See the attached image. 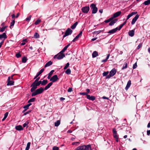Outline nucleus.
Returning <instances> with one entry per match:
<instances>
[{"instance_id": "nucleus-1", "label": "nucleus", "mask_w": 150, "mask_h": 150, "mask_svg": "<svg viewBox=\"0 0 150 150\" xmlns=\"http://www.w3.org/2000/svg\"><path fill=\"white\" fill-rule=\"evenodd\" d=\"M40 85L38 82H33L30 86V87H32L30 89L31 92H33L37 88V86H39Z\"/></svg>"}, {"instance_id": "nucleus-2", "label": "nucleus", "mask_w": 150, "mask_h": 150, "mask_svg": "<svg viewBox=\"0 0 150 150\" xmlns=\"http://www.w3.org/2000/svg\"><path fill=\"white\" fill-rule=\"evenodd\" d=\"M65 57L64 54L61 53L60 52L57 54L55 55L54 57V59L57 58L58 59H61Z\"/></svg>"}, {"instance_id": "nucleus-3", "label": "nucleus", "mask_w": 150, "mask_h": 150, "mask_svg": "<svg viewBox=\"0 0 150 150\" xmlns=\"http://www.w3.org/2000/svg\"><path fill=\"white\" fill-rule=\"evenodd\" d=\"M116 70L115 68L113 69L110 72L109 74L106 77V79H109L113 76L116 74Z\"/></svg>"}, {"instance_id": "nucleus-4", "label": "nucleus", "mask_w": 150, "mask_h": 150, "mask_svg": "<svg viewBox=\"0 0 150 150\" xmlns=\"http://www.w3.org/2000/svg\"><path fill=\"white\" fill-rule=\"evenodd\" d=\"M90 6L92 9V13L93 14L96 13L98 11V8L96 6V5L94 4H92Z\"/></svg>"}, {"instance_id": "nucleus-5", "label": "nucleus", "mask_w": 150, "mask_h": 150, "mask_svg": "<svg viewBox=\"0 0 150 150\" xmlns=\"http://www.w3.org/2000/svg\"><path fill=\"white\" fill-rule=\"evenodd\" d=\"M73 31L70 28H68L66 30L64 35H63V37H65L67 36L71 35Z\"/></svg>"}, {"instance_id": "nucleus-6", "label": "nucleus", "mask_w": 150, "mask_h": 150, "mask_svg": "<svg viewBox=\"0 0 150 150\" xmlns=\"http://www.w3.org/2000/svg\"><path fill=\"white\" fill-rule=\"evenodd\" d=\"M59 79L57 75L53 76L50 79V81H52V82H55L59 80Z\"/></svg>"}, {"instance_id": "nucleus-7", "label": "nucleus", "mask_w": 150, "mask_h": 150, "mask_svg": "<svg viewBox=\"0 0 150 150\" xmlns=\"http://www.w3.org/2000/svg\"><path fill=\"white\" fill-rule=\"evenodd\" d=\"M90 9L89 7L88 6H85L83 7L81 9L82 12L85 13H87Z\"/></svg>"}, {"instance_id": "nucleus-8", "label": "nucleus", "mask_w": 150, "mask_h": 150, "mask_svg": "<svg viewBox=\"0 0 150 150\" xmlns=\"http://www.w3.org/2000/svg\"><path fill=\"white\" fill-rule=\"evenodd\" d=\"M14 81L13 80H10V77L9 76L7 80V86H11L14 85Z\"/></svg>"}, {"instance_id": "nucleus-9", "label": "nucleus", "mask_w": 150, "mask_h": 150, "mask_svg": "<svg viewBox=\"0 0 150 150\" xmlns=\"http://www.w3.org/2000/svg\"><path fill=\"white\" fill-rule=\"evenodd\" d=\"M139 17V15L138 14H137L135 17L132 19V21L131 24L132 25L134 24L137 19H138Z\"/></svg>"}, {"instance_id": "nucleus-10", "label": "nucleus", "mask_w": 150, "mask_h": 150, "mask_svg": "<svg viewBox=\"0 0 150 150\" xmlns=\"http://www.w3.org/2000/svg\"><path fill=\"white\" fill-rule=\"evenodd\" d=\"M44 90V89L43 88L41 87L38 89H37L36 90V91L37 92V93L38 94H39L42 93Z\"/></svg>"}, {"instance_id": "nucleus-11", "label": "nucleus", "mask_w": 150, "mask_h": 150, "mask_svg": "<svg viewBox=\"0 0 150 150\" xmlns=\"http://www.w3.org/2000/svg\"><path fill=\"white\" fill-rule=\"evenodd\" d=\"M44 69L43 68L41 69L37 74L35 76L34 79H35L37 77H38V76L40 75L44 71Z\"/></svg>"}, {"instance_id": "nucleus-12", "label": "nucleus", "mask_w": 150, "mask_h": 150, "mask_svg": "<svg viewBox=\"0 0 150 150\" xmlns=\"http://www.w3.org/2000/svg\"><path fill=\"white\" fill-rule=\"evenodd\" d=\"M82 33V31H81L79 34L73 40L72 42H74L76 41L79 38L81 35Z\"/></svg>"}, {"instance_id": "nucleus-13", "label": "nucleus", "mask_w": 150, "mask_h": 150, "mask_svg": "<svg viewBox=\"0 0 150 150\" xmlns=\"http://www.w3.org/2000/svg\"><path fill=\"white\" fill-rule=\"evenodd\" d=\"M118 30V28L117 27L115 28L110 30L108 32V33L110 34H113L116 32Z\"/></svg>"}, {"instance_id": "nucleus-14", "label": "nucleus", "mask_w": 150, "mask_h": 150, "mask_svg": "<svg viewBox=\"0 0 150 150\" xmlns=\"http://www.w3.org/2000/svg\"><path fill=\"white\" fill-rule=\"evenodd\" d=\"M137 13V12H132L129 14L127 17V18L126 20V21L131 16H132L136 14Z\"/></svg>"}, {"instance_id": "nucleus-15", "label": "nucleus", "mask_w": 150, "mask_h": 150, "mask_svg": "<svg viewBox=\"0 0 150 150\" xmlns=\"http://www.w3.org/2000/svg\"><path fill=\"white\" fill-rule=\"evenodd\" d=\"M118 19H115L112 21H110L109 24V25L112 26L113 25L118 21Z\"/></svg>"}, {"instance_id": "nucleus-16", "label": "nucleus", "mask_w": 150, "mask_h": 150, "mask_svg": "<svg viewBox=\"0 0 150 150\" xmlns=\"http://www.w3.org/2000/svg\"><path fill=\"white\" fill-rule=\"evenodd\" d=\"M86 149V145H83L78 147L76 148V150H85Z\"/></svg>"}, {"instance_id": "nucleus-17", "label": "nucleus", "mask_w": 150, "mask_h": 150, "mask_svg": "<svg viewBox=\"0 0 150 150\" xmlns=\"http://www.w3.org/2000/svg\"><path fill=\"white\" fill-rule=\"evenodd\" d=\"M87 98L88 99L92 101H93L95 99V96H91L90 95H87Z\"/></svg>"}, {"instance_id": "nucleus-18", "label": "nucleus", "mask_w": 150, "mask_h": 150, "mask_svg": "<svg viewBox=\"0 0 150 150\" xmlns=\"http://www.w3.org/2000/svg\"><path fill=\"white\" fill-rule=\"evenodd\" d=\"M7 38V35L5 33H3L2 34L0 35V39L4 38V39H6Z\"/></svg>"}, {"instance_id": "nucleus-19", "label": "nucleus", "mask_w": 150, "mask_h": 150, "mask_svg": "<svg viewBox=\"0 0 150 150\" xmlns=\"http://www.w3.org/2000/svg\"><path fill=\"white\" fill-rule=\"evenodd\" d=\"M121 11H119L114 13L113 15V17L115 18L119 16L121 14Z\"/></svg>"}, {"instance_id": "nucleus-20", "label": "nucleus", "mask_w": 150, "mask_h": 150, "mask_svg": "<svg viewBox=\"0 0 150 150\" xmlns=\"http://www.w3.org/2000/svg\"><path fill=\"white\" fill-rule=\"evenodd\" d=\"M15 129L18 131H21L23 130V128L21 125L16 126L15 127Z\"/></svg>"}, {"instance_id": "nucleus-21", "label": "nucleus", "mask_w": 150, "mask_h": 150, "mask_svg": "<svg viewBox=\"0 0 150 150\" xmlns=\"http://www.w3.org/2000/svg\"><path fill=\"white\" fill-rule=\"evenodd\" d=\"M131 84V81L130 80H129L127 84V86L125 88V89L126 90H127L128 88H129Z\"/></svg>"}, {"instance_id": "nucleus-22", "label": "nucleus", "mask_w": 150, "mask_h": 150, "mask_svg": "<svg viewBox=\"0 0 150 150\" xmlns=\"http://www.w3.org/2000/svg\"><path fill=\"white\" fill-rule=\"evenodd\" d=\"M134 30H132L129 31L128 32V35L131 37H133L134 35Z\"/></svg>"}, {"instance_id": "nucleus-23", "label": "nucleus", "mask_w": 150, "mask_h": 150, "mask_svg": "<svg viewBox=\"0 0 150 150\" xmlns=\"http://www.w3.org/2000/svg\"><path fill=\"white\" fill-rule=\"evenodd\" d=\"M53 84L52 82H50L44 88L45 90H47Z\"/></svg>"}, {"instance_id": "nucleus-24", "label": "nucleus", "mask_w": 150, "mask_h": 150, "mask_svg": "<svg viewBox=\"0 0 150 150\" xmlns=\"http://www.w3.org/2000/svg\"><path fill=\"white\" fill-rule=\"evenodd\" d=\"M52 62L50 61L47 63L45 65L44 67H46L51 65L52 64Z\"/></svg>"}, {"instance_id": "nucleus-25", "label": "nucleus", "mask_w": 150, "mask_h": 150, "mask_svg": "<svg viewBox=\"0 0 150 150\" xmlns=\"http://www.w3.org/2000/svg\"><path fill=\"white\" fill-rule=\"evenodd\" d=\"M98 55V52L96 51H94L92 54L93 58H95Z\"/></svg>"}, {"instance_id": "nucleus-26", "label": "nucleus", "mask_w": 150, "mask_h": 150, "mask_svg": "<svg viewBox=\"0 0 150 150\" xmlns=\"http://www.w3.org/2000/svg\"><path fill=\"white\" fill-rule=\"evenodd\" d=\"M54 70H51L50 72L48 74V76L47 77V78L49 79H50V76L52 75L53 72H54Z\"/></svg>"}, {"instance_id": "nucleus-27", "label": "nucleus", "mask_w": 150, "mask_h": 150, "mask_svg": "<svg viewBox=\"0 0 150 150\" xmlns=\"http://www.w3.org/2000/svg\"><path fill=\"white\" fill-rule=\"evenodd\" d=\"M127 21H125L122 24H121L119 27V28H118V29L119 30H120L121 28L123 27V26L125 25Z\"/></svg>"}, {"instance_id": "nucleus-28", "label": "nucleus", "mask_w": 150, "mask_h": 150, "mask_svg": "<svg viewBox=\"0 0 150 150\" xmlns=\"http://www.w3.org/2000/svg\"><path fill=\"white\" fill-rule=\"evenodd\" d=\"M78 23V22H76L73 25L71 26V28L72 29H74L75 28Z\"/></svg>"}, {"instance_id": "nucleus-29", "label": "nucleus", "mask_w": 150, "mask_h": 150, "mask_svg": "<svg viewBox=\"0 0 150 150\" xmlns=\"http://www.w3.org/2000/svg\"><path fill=\"white\" fill-rule=\"evenodd\" d=\"M48 83V81L47 80H44L42 81V86L45 85Z\"/></svg>"}, {"instance_id": "nucleus-30", "label": "nucleus", "mask_w": 150, "mask_h": 150, "mask_svg": "<svg viewBox=\"0 0 150 150\" xmlns=\"http://www.w3.org/2000/svg\"><path fill=\"white\" fill-rule=\"evenodd\" d=\"M143 4L145 5H148L150 4V0H148L145 1Z\"/></svg>"}, {"instance_id": "nucleus-31", "label": "nucleus", "mask_w": 150, "mask_h": 150, "mask_svg": "<svg viewBox=\"0 0 150 150\" xmlns=\"http://www.w3.org/2000/svg\"><path fill=\"white\" fill-rule=\"evenodd\" d=\"M40 37L39 35L37 32L35 33L34 35V38H39Z\"/></svg>"}, {"instance_id": "nucleus-32", "label": "nucleus", "mask_w": 150, "mask_h": 150, "mask_svg": "<svg viewBox=\"0 0 150 150\" xmlns=\"http://www.w3.org/2000/svg\"><path fill=\"white\" fill-rule=\"evenodd\" d=\"M127 64L126 62H125L122 67V70H123L127 68Z\"/></svg>"}, {"instance_id": "nucleus-33", "label": "nucleus", "mask_w": 150, "mask_h": 150, "mask_svg": "<svg viewBox=\"0 0 150 150\" xmlns=\"http://www.w3.org/2000/svg\"><path fill=\"white\" fill-rule=\"evenodd\" d=\"M86 149L85 150H91V146L90 145H88L86 146Z\"/></svg>"}, {"instance_id": "nucleus-34", "label": "nucleus", "mask_w": 150, "mask_h": 150, "mask_svg": "<svg viewBox=\"0 0 150 150\" xmlns=\"http://www.w3.org/2000/svg\"><path fill=\"white\" fill-rule=\"evenodd\" d=\"M30 143L28 142L27 143V146L25 149V150H28L30 148Z\"/></svg>"}, {"instance_id": "nucleus-35", "label": "nucleus", "mask_w": 150, "mask_h": 150, "mask_svg": "<svg viewBox=\"0 0 150 150\" xmlns=\"http://www.w3.org/2000/svg\"><path fill=\"white\" fill-rule=\"evenodd\" d=\"M15 19L13 20L11 22L10 26V28L11 29V27H13L15 24Z\"/></svg>"}, {"instance_id": "nucleus-36", "label": "nucleus", "mask_w": 150, "mask_h": 150, "mask_svg": "<svg viewBox=\"0 0 150 150\" xmlns=\"http://www.w3.org/2000/svg\"><path fill=\"white\" fill-rule=\"evenodd\" d=\"M35 98H32L30 99L28 101V103H30V102H34L35 100Z\"/></svg>"}, {"instance_id": "nucleus-37", "label": "nucleus", "mask_w": 150, "mask_h": 150, "mask_svg": "<svg viewBox=\"0 0 150 150\" xmlns=\"http://www.w3.org/2000/svg\"><path fill=\"white\" fill-rule=\"evenodd\" d=\"M60 120H57L54 123V126L56 127L58 126L60 124Z\"/></svg>"}, {"instance_id": "nucleus-38", "label": "nucleus", "mask_w": 150, "mask_h": 150, "mask_svg": "<svg viewBox=\"0 0 150 150\" xmlns=\"http://www.w3.org/2000/svg\"><path fill=\"white\" fill-rule=\"evenodd\" d=\"M71 70L69 69H67L65 71V73L68 74L69 75L71 74Z\"/></svg>"}, {"instance_id": "nucleus-39", "label": "nucleus", "mask_w": 150, "mask_h": 150, "mask_svg": "<svg viewBox=\"0 0 150 150\" xmlns=\"http://www.w3.org/2000/svg\"><path fill=\"white\" fill-rule=\"evenodd\" d=\"M27 61V58L25 57H23L22 58V62L23 63H25Z\"/></svg>"}, {"instance_id": "nucleus-40", "label": "nucleus", "mask_w": 150, "mask_h": 150, "mask_svg": "<svg viewBox=\"0 0 150 150\" xmlns=\"http://www.w3.org/2000/svg\"><path fill=\"white\" fill-rule=\"evenodd\" d=\"M109 73V72L108 71H105L103 73V76H108V74Z\"/></svg>"}, {"instance_id": "nucleus-41", "label": "nucleus", "mask_w": 150, "mask_h": 150, "mask_svg": "<svg viewBox=\"0 0 150 150\" xmlns=\"http://www.w3.org/2000/svg\"><path fill=\"white\" fill-rule=\"evenodd\" d=\"M69 62L67 63L64 68V69L65 70L69 67Z\"/></svg>"}, {"instance_id": "nucleus-42", "label": "nucleus", "mask_w": 150, "mask_h": 150, "mask_svg": "<svg viewBox=\"0 0 150 150\" xmlns=\"http://www.w3.org/2000/svg\"><path fill=\"white\" fill-rule=\"evenodd\" d=\"M37 95H38L37 93V92L35 90V91L33 92L32 94H31V96H35Z\"/></svg>"}, {"instance_id": "nucleus-43", "label": "nucleus", "mask_w": 150, "mask_h": 150, "mask_svg": "<svg viewBox=\"0 0 150 150\" xmlns=\"http://www.w3.org/2000/svg\"><path fill=\"white\" fill-rule=\"evenodd\" d=\"M142 46V43H140L139 45L137 47V49L139 50Z\"/></svg>"}, {"instance_id": "nucleus-44", "label": "nucleus", "mask_w": 150, "mask_h": 150, "mask_svg": "<svg viewBox=\"0 0 150 150\" xmlns=\"http://www.w3.org/2000/svg\"><path fill=\"white\" fill-rule=\"evenodd\" d=\"M80 144V142H73L72 144V145H78Z\"/></svg>"}, {"instance_id": "nucleus-45", "label": "nucleus", "mask_w": 150, "mask_h": 150, "mask_svg": "<svg viewBox=\"0 0 150 150\" xmlns=\"http://www.w3.org/2000/svg\"><path fill=\"white\" fill-rule=\"evenodd\" d=\"M41 22V20L40 19H38L35 23V25H38Z\"/></svg>"}, {"instance_id": "nucleus-46", "label": "nucleus", "mask_w": 150, "mask_h": 150, "mask_svg": "<svg viewBox=\"0 0 150 150\" xmlns=\"http://www.w3.org/2000/svg\"><path fill=\"white\" fill-rule=\"evenodd\" d=\"M102 31V30H99L98 31H95L94 32L93 34H94L97 35V34H99Z\"/></svg>"}, {"instance_id": "nucleus-47", "label": "nucleus", "mask_w": 150, "mask_h": 150, "mask_svg": "<svg viewBox=\"0 0 150 150\" xmlns=\"http://www.w3.org/2000/svg\"><path fill=\"white\" fill-rule=\"evenodd\" d=\"M28 123L29 122L28 121L26 122H25L23 125V127H25L27 126L28 125Z\"/></svg>"}, {"instance_id": "nucleus-48", "label": "nucleus", "mask_w": 150, "mask_h": 150, "mask_svg": "<svg viewBox=\"0 0 150 150\" xmlns=\"http://www.w3.org/2000/svg\"><path fill=\"white\" fill-rule=\"evenodd\" d=\"M79 94L80 95H82L83 96H86V97L87 96V95H88L87 94V93L86 92H80L79 93Z\"/></svg>"}, {"instance_id": "nucleus-49", "label": "nucleus", "mask_w": 150, "mask_h": 150, "mask_svg": "<svg viewBox=\"0 0 150 150\" xmlns=\"http://www.w3.org/2000/svg\"><path fill=\"white\" fill-rule=\"evenodd\" d=\"M31 17V16H29L28 17L26 18V19H25V21H29L30 20Z\"/></svg>"}, {"instance_id": "nucleus-50", "label": "nucleus", "mask_w": 150, "mask_h": 150, "mask_svg": "<svg viewBox=\"0 0 150 150\" xmlns=\"http://www.w3.org/2000/svg\"><path fill=\"white\" fill-rule=\"evenodd\" d=\"M31 110H28V111L27 112H25L23 114V115H27V114H28L30 112H31Z\"/></svg>"}, {"instance_id": "nucleus-51", "label": "nucleus", "mask_w": 150, "mask_h": 150, "mask_svg": "<svg viewBox=\"0 0 150 150\" xmlns=\"http://www.w3.org/2000/svg\"><path fill=\"white\" fill-rule=\"evenodd\" d=\"M21 55L19 53H17L16 55V56L17 58H19L20 57H21Z\"/></svg>"}, {"instance_id": "nucleus-52", "label": "nucleus", "mask_w": 150, "mask_h": 150, "mask_svg": "<svg viewBox=\"0 0 150 150\" xmlns=\"http://www.w3.org/2000/svg\"><path fill=\"white\" fill-rule=\"evenodd\" d=\"M59 148L58 147L56 146H54L52 148L53 150H59Z\"/></svg>"}, {"instance_id": "nucleus-53", "label": "nucleus", "mask_w": 150, "mask_h": 150, "mask_svg": "<svg viewBox=\"0 0 150 150\" xmlns=\"http://www.w3.org/2000/svg\"><path fill=\"white\" fill-rule=\"evenodd\" d=\"M67 91L68 92H71L73 91L72 88H69L68 89Z\"/></svg>"}, {"instance_id": "nucleus-54", "label": "nucleus", "mask_w": 150, "mask_h": 150, "mask_svg": "<svg viewBox=\"0 0 150 150\" xmlns=\"http://www.w3.org/2000/svg\"><path fill=\"white\" fill-rule=\"evenodd\" d=\"M137 67V63H135L133 65V69H135V68H136Z\"/></svg>"}, {"instance_id": "nucleus-55", "label": "nucleus", "mask_w": 150, "mask_h": 150, "mask_svg": "<svg viewBox=\"0 0 150 150\" xmlns=\"http://www.w3.org/2000/svg\"><path fill=\"white\" fill-rule=\"evenodd\" d=\"M5 30V27H3L0 29V31L1 32H3Z\"/></svg>"}, {"instance_id": "nucleus-56", "label": "nucleus", "mask_w": 150, "mask_h": 150, "mask_svg": "<svg viewBox=\"0 0 150 150\" xmlns=\"http://www.w3.org/2000/svg\"><path fill=\"white\" fill-rule=\"evenodd\" d=\"M115 18V17H113V16H111L110 18H109V19L110 21H112V20H114L113 19Z\"/></svg>"}, {"instance_id": "nucleus-57", "label": "nucleus", "mask_w": 150, "mask_h": 150, "mask_svg": "<svg viewBox=\"0 0 150 150\" xmlns=\"http://www.w3.org/2000/svg\"><path fill=\"white\" fill-rule=\"evenodd\" d=\"M86 93H87V95H88V94L90 92V90L88 88L86 89Z\"/></svg>"}, {"instance_id": "nucleus-58", "label": "nucleus", "mask_w": 150, "mask_h": 150, "mask_svg": "<svg viewBox=\"0 0 150 150\" xmlns=\"http://www.w3.org/2000/svg\"><path fill=\"white\" fill-rule=\"evenodd\" d=\"M112 131H113V134H117V131L115 129H114V128L113 129Z\"/></svg>"}, {"instance_id": "nucleus-59", "label": "nucleus", "mask_w": 150, "mask_h": 150, "mask_svg": "<svg viewBox=\"0 0 150 150\" xmlns=\"http://www.w3.org/2000/svg\"><path fill=\"white\" fill-rule=\"evenodd\" d=\"M8 112H6V113H5V114L4 115V117L6 118L8 116Z\"/></svg>"}, {"instance_id": "nucleus-60", "label": "nucleus", "mask_w": 150, "mask_h": 150, "mask_svg": "<svg viewBox=\"0 0 150 150\" xmlns=\"http://www.w3.org/2000/svg\"><path fill=\"white\" fill-rule=\"evenodd\" d=\"M23 108L24 109H25L26 110H27V109H28L29 107L27 105H26L24 106Z\"/></svg>"}, {"instance_id": "nucleus-61", "label": "nucleus", "mask_w": 150, "mask_h": 150, "mask_svg": "<svg viewBox=\"0 0 150 150\" xmlns=\"http://www.w3.org/2000/svg\"><path fill=\"white\" fill-rule=\"evenodd\" d=\"M40 79V77H37L36 79L35 80V81L34 82H37L39 81V80Z\"/></svg>"}, {"instance_id": "nucleus-62", "label": "nucleus", "mask_w": 150, "mask_h": 150, "mask_svg": "<svg viewBox=\"0 0 150 150\" xmlns=\"http://www.w3.org/2000/svg\"><path fill=\"white\" fill-rule=\"evenodd\" d=\"M110 22V21L109 19L106 20H105L104 21V22L105 23H108Z\"/></svg>"}, {"instance_id": "nucleus-63", "label": "nucleus", "mask_w": 150, "mask_h": 150, "mask_svg": "<svg viewBox=\"0 0 150 150\" xmlns=\"http://www.w3.org/2000/svg\"><path fill=\"white\" fill-rule=\"evenodd\" d=\"M147 134L148 135H149L150 134V130H147Z\"/></svg>"}, {"instance_id": "nucleus-64", "label": "nucleus", "mask_w": 150, "mask_h": 150, "mask_svg": "<svg viewBox=\"0 0 150 150\" xmlns=\"http://www.w3.org/2000/svg\"><path fill=\"white\" fill-rule=\"evenodd\" d=\"M60 100L61 101H63L65 100V98H64L63 97H61L60 98Z\"/></svg>"}]
</instances>
